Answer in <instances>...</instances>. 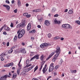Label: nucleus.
<instances>
[{"label": "nucleus", "mask_w": 80, "mask_h": 80, "mask_svg": "<svg viewBox=\"0 0 80 80\" xmlns=\"http://www.w3.org/2000/svg\"><path fill=\"white\" fill-rule=\"evenodd\" d=\"M6 26V25L5 24L0 29V32H1L2 31V30L3 29V28H5V27Z\"/></svg>", "instance_id": "obj_29"}, {"label": "nucleus", "mask_w": 80, "mask_h": 80, "mask_svg": "<svg viewBox=\"0 0 80 80\" xmlns=\"http://www.w3.org/2000/svg\"><path fill=\"white\" fill-rule=\"evenodd\" d=\"M20 51L21 53H23V54H25V53H26V52L27 51L25 50V49L23 48V49H21L20 50Z\"/></svg>", "instance_id": "obj_12"}, {"label": "nucleus", "mask_w": 80, "mask_h": 80, "mask_svg": "<svg viewBox=\"0 0 80 80\" xmlns=\"http://www.w3.org/2000/svg\"><path fill=\"white\" fill-rule=\"evenodd\" d=\"M44 24L47 26H49L50 25V22L48 20H46L44 22Z\"/></svg>", "instance_id": "obj_10"}, {"label": "nucleus", "mask_w": 80, "mask_h": 80, "mask_svg": "<svg viewBox=\"0 0 80 80\" xmlns=\"http://www.w3.org/2000/svg\"><path fill=\"white\" fill-rule=\"evenodd\" d=\"M62 27L63 28H71V29L72 28V27L68 24H63Z\"/></svg>", "instance_id": "obj_3"}, {"label": "nucleus", "mask_w": 80, "mask_h": 80, "mask_svg": "<svg viewBox=\"0 0 80 80\" xmlns=\"http://www.w3.org/2000/svg\"><path fill=\"white\" fill-rule=\"evenodd\" d=\"M31 16V15H28V14L27 15V16H26V17L27 18H29V17H30Z\"/></svg>", "instance_id": "obj_47"}, {"label": "nucleus", "mask_w": 80, "mask_h": 80, "mask_svg": "<svg viewBox=\"0 0 80 80\" xmlns=\"http://www.w3.org/2000/svg\"><path fill=\"white\" fill-rule=\"evenodd\" d=\"M14 13H17V9H16L14 10Z\"/></svg>", "instance_id": "obj_51"}, {"label": "nucleus", "mask_w": 80, "mask_h": 80, "mask_svg": "<svg viewBox=\"0 0 80 80\" xmlns=\"http://www.w3.org/2000/svg\"><path fill=\"white\" fill-rule=\"evenodd\" d=\"M20 68H18L17 70V73L18 75H19V74H20Z\"/></svg>", "instance_id": "obj_24"}, {"label": "nucleus", "mask_w": 80, "mask_h": 80, "mask_svg": "<svg viewBox=\"0 0 80 80\" xmlns=\"http://www.w3.org/2000/svg\"><path fill=\"white\" fill-rule=\"evenodd\" d=\"M33 12H37V9L36 10H33Z\"/></svg>", "instance_id": "obj_63"}, {"label": "nucleus", "mask_w": 80, "mask_h": 80, "mask_svg": "<svg viewBox=\"0 0 80 80\" xmlns=\"http://www.w3.org/2000/svg\"><path fill=\"white\" fill-rule=\"evenodd\" d=\"M68 13L69 14H72V13H73V11L72 9H70L68 11Z\"/></svg>", "instance_id": "obj_31"}, {"label": "nucleus", "mask_w": 80, "mask_h": 80, "mask_svg": "<svg viewBox=\"0 0 80 80\" xmlns=\"http://www.w3.org/2000/svg\"><path fill=\"white\" fill-rule=\"evenodd\" d=\"M31 28V25L30 23H29L27 26V30L28 31H29L30 30V28Z\"/></svg>", "instance_id": "obj_15"}, {"label": "nucleus", "mask_w": 80, "mask_h": 80, "mask_svg": "<svg viewBox=\"0 0 80 80\" xmlns=\"http://www.w3.org/2000/svg\"><path fill=\"white\" fill-rule=\"evenodd\" d=\"M35 32H36V31H35V29H33L32 31H29L30 33H35Z\"/></svg>", "instance_id": "obj_21"}, {"label": "nucleus", "mask_w": 80, "mask_h": 80, "mask_svg": "<svg viewBox=\"0 0 80 80\" xmlns=\"http://www.w3.org/2000/svg\"><path fill=\"white\" fill-rule=\"evenodd\" d=\"M16 68H15V67H13L12 68V70H15V69Z\"/></svg>", "instance_id": "obj_64"}, {"label": "nucleus", "mask_w": 80, "mask_h": 80, "mask_svg": "<svg viewBox=\"0 0 80 80\" xmlns=\"http://www.w3.org/2000/svg\"><path fill=\"white\" fill-rule=\"evenodd\" d=\"M59 67H60V65H56L55 67V69L56 70H57V69L59 68Z\"/></svg>", "instance_id": "obj_35"}, {"label": "nucleus", "mask_w": 80, "mask_h": 80, "mask_svg": "<svg viewBox=\"0 0 80 80\" xmlns=\"http://www.w3.org/2000/svg\"><path fill=\"white\" fill-rule=\"evenodd\" d=\"M52 78V76H49V77H48V78L47 79V80H49V79H50V78Z\"/></svg>", "instance_id": "obj_53"}, {"label": "nucleus", "mask_w": 80, "mask_h": 80, "mask_svg": "<svg viewBox=\"0 0 80 80\" xmlns=\"http://www.w3.org/2000/svg\"><path fill=\"white\" fill-rule=\"evenodd\" d=\"M45 58V57L43 55H42L40 57V60L41 61H43V60H44Z\"/></svg>", "instance_id": "obj_17"}, {"label": "nucleus", "mask_w": 80, "mask_h": 80, "mask_svg": "<svg viewBox=\"0 0 80 80\" xmlns=\"http://www.w3.org/2000/svg\"><path fill=\"white\" fill-rule=\"evenodd\" d=\"M76 23H77L78 25H80V21H76L75 22Z\"/></svg>", "instance_id": "obj_38"}, {"label": "nucleus", "mask_w": 80, "mask_h": 80, "mask_svg": "<svg viewBox=\"0 0 80 80\" xmlns=\"http://www.w3.org/2000/svg\"><path fill=\"white\" fill-rule=\"evenodd\" d=\"M27 71L26 69H25L21 73V74L22 75H25V74L26 73H27Z\"/></svg>", "instance_id": "obj_16"}, {"label": "nucleus", "mask_w": 80, "mask_h": 80, "mask_svg": "<svg viewBox=\"0 0 80 80\" xmlns=\"http://www.w3.org/2000/svg\"><path fill=\"white\" fill-rule=\"evenodd\" d=\"M60 38L58 36H56L54 38V40H58V39H60Z\"/></svg>", "instance_id": "obj_32"}, {"label": "nucleus", "mask_w": 80, "mask_h": 80, "mask_svg": "<svg viewBox=\"0 0 80 80\" xmlns=\"http://www.w3.org/2000/svg\"><path fill=\"white\" fill-rule=\"evenodd\" d=\"M42 20H43V18H41L40 19H38V20L40 22H41L42 21Z\"/></svg>", "instance_id": "obj_43"}, {"label": "nucleus", "mask_w": 80, "mask_h": 80, "mask_svg": "<svg viewBox=\"0 0 80 80\" xmlns=\"http://www.w3.org/2000/svg\"><path fill=\"white\" fill-rule=\"evenodd\" d=\"M55 53V52H52L51 54L46 59V60H49L52 56H53V55H54V54Z\"/></svg>", "instance_id": "obj_9"}, {"label": "nucleus", "mask_w": 80, "mask_h": 80, "mask_svg": "<svg viewBox=\"0 0 80 80\" xmlns=\"http://www.w3.org/2000/svg\"><path fill=\"white\" fill-rule=\"evenodd\" d=\"M14 2H15V1H14V0H12V1L11 3H14Z\"/></svg>", "instance_id": "obj_58"}, {"label": "nucleus", "mask_w": 80, "mask_h": 80, "mask_svg": "<svg viewBox=\"0 0 80 80\" xmlns=\"http://www.w3.org/2000/svg\"><path fill=\"white\" fill-rule=\"evenodd\" d=\"M70 71L71 73H73V70H70Z\"/></svg>", "instance_id": "obj_62"}, {"label": "nucleus", "mask_w": 80, "mask_h": 80, "mask_svg": "<svg viewBox=\"0 0 80 80\" xmlns=\"http://www.w3.org/2000/svg\"><path fill=\"white\" fill-rule=\"evenodd\" d=\"M7 77H10V76L7 74H6L3 76L1 77V80H6L7 79Z\"/></svg>", "instance_id": "obj_7"}, {"label": "nucleus", "mask_w": 80, "mask_h": 80, "mask_svg": "<svg viewBox=\"0 0 80 80\" xmlns=\"http://www.w3.org/2000/svg\"><path fill=\"white\" fill-rule=\"evenodd\" d=\"M34 53H35L34 52H31L30 54V56H32V55H34Z\"/></svg>", "instance_id": "obj_37"}, {"label": "nucleus", "mask_w": 80, "mask_h": 80, "mask_svg": "<svg viewBox=\"0 0 80 80\" xmlns=\"http://www.w3.org/2000/svg\"><path fill=\"white\" fill-rule=\"evenodd\" d=\"M25 26V23L24 22H21L18 24L17 26V28H18L20 27H24Z\"/></svg>", "instance_id": "obj_4"}, {"label": "nucleus", "mask_w": 80, "mask_h": 80, "mask_svg": "<svg viewBox=\"0 0 80 80\" xmlns=\"http://www.w3.org/2000/svg\"><path fill=\"white\" fill-rule=\"evenodd\" d=\"M65 12H68V9H66L65 10Z\"/></svg>", "instance_id": "obj_60"}, {"label": "nucleus", "mask_w": 80, "mask_h": 80, "mask_svg": "<svg viewBox=\"0 0 80 80\" xmlns=\"http://www.w3.org/2000/svg\"><path fill=\"white\" fill-rule=\"evenodd\" d=\"M17 73H14L13 75V78H16L17 77Z\"/></svg>", "instance_id": "obj_27"}, {"label": "nucleus", "mask_w": 80, "mask_h": 80, "mask_svg": "<svg viewBox=\"0 0 80 80\" xmlns=\"http://www.w3.org/2000/svg\"><path fill=\"white\" fill-rule=\"evenodd\" d=\"M6 3H8V4H10V2L8 0H6Z\"/></svg>", "instance_id": "obj_44"}, {"label": "nucleus", "mask_w": 80, "mask_h": 80, "mask_svg": "<svg viewBox=\"0 0 80 80\" xmlns=\"http://www.w3.org/2000/svg\"><path fill=\"white\" fill-rule=\"evenodd\" d=\"M9 45H10V43H9V42H7V47H8V46H9Z\"/></svg>", "instance_id": "obj_54"}, {"label": "nucleus", "mask_w": 80, "mask_h": 80, "mask_svg": "<svg viewBox=\"0 0 80 80\" xmlns=\"http://www.w3.org/2000/svg\"><path fill=\"white\" fill-rule=\"evenodd\" d=\"M1 61H3L4 60H5V58H1Z\"/></svg>", "instance_id": "obj_52"}, {"label": "nucleus", "mask_w": 80, "mask_h": 80, "mask_svg": "<svg viewBox=\"0 0 80 80\" xmlns=\"http://www.w3.org/2000/svg\"><path fill=\"white\" fill-rule=\"evenodd\" d=\"M46 68H47V65L46 64L42 70V72H43V73L44 74L45 73V69H46Z\"/></svg>", "instance_id": "obj_18"}, {"label": "nucleus", "mask_w": 80, "mask_h": 80, "mask_svg": "<svg viewBox=\"0 0 80 80\" xmlns=\"http://www.w3.org/2000/svg\"><path fill=\"white\" fill-rule=\"evenodd\" d=\"M35 57L34 56L33 58H32L30 60L31 61H32V60H35Z\"/></svg>", "instance_id": "obj_50"}, {"label": "nucleus", "mask_w": 80, "mask_h": 80, "mask_svg": "<svg viewBox=\"0 0 80 80\" xmlns=\"http://www.w3.org/2000/svg\"><path fill=\"white\" fill-rule=\"evenodd\" d=\"M51 44H48L47 43H42L41 44V45H40V47L41 48H44L45 47H47V46H50Z\"/></svg>", "instance_id": "obj_6"}, {"label": "nucleus", "mask_w": 80, "mask_h": 80, "mask_svg": "<svg viewBox=\"0 0 80 80\" xmlns=\"http://www.w3.org/2000/svg\"><path fill=\"white\" fill-rule=\"evenodd\" d=\"M34 67H35V65H33L31 66L28 68L26 69V71H27V72H29V71H30V70H32V68H33Z\"/></svg>", "instance_id": "obj_11"}, {"label": "nucleus", "mask_w": 80, "mask_h": 80, "mask_svg": "<svg viewBox=\"0 0 80 80\" xmlns=\"http://www.w3.org/2000/svg\"><path fill=\"white\" fill-rule=\"evenodd\" d=\"M52 34H51V33H50L48 34V37L49 38H51V37H52Z\"/></svg>", "instance_id": "obj_34"}, {"label": "nucleus", "mask_w": 80, "mask_h": 80, "mask_svg": "<svg viewBox=\"0 0 80 80\" xmlns=\"http://www.w3.org/2000/svg\"><path fill=\"white\" fill-rule=\"evenodd\" d=\"M77 72V70H73V73H75Z\"/></svg>", "instance_id": "obj_56"}, {"label": "nucleus", "mask_w": 80, "mask_h": 80, "mask_svg": "<svg viewBox=\"0 0 80 80\" xmlns=\"http://www.w3.org/2000/svg\"><path fill=\"white\" fill-rule=\"evenodd\" d=\"M38 66H37L35 68H34V72H35L38 69Z\"/></svg>", "instance_id": "obj_33"}, {"label": "nucleus", "mask_w": 80, "mask_h": 80, "mask_svg": "<svg viewBox=\"0 0 80 80\" xmlns=\"http://www.w3.org/2000/svg\"><path fill=\"white\" fill-rule=\"evenodd\" d=\"M3 6L4 7H6L8 11H10V7L9 6H8V5H3Z\"/></svg>", "instance_id": "obj_13"}, {"label": "nucleus", "mask_w": 80, "mask_h": 80, "mask_svg": "<svg viewBox=\"0 0 80 80\" xmlns=\"http://www.w3.org/2000/svg\"><path fill=\"white\" fill-rule=\"evenodd\" d=\"M28 14V13H25L23 14V16H25L26 17H27V15Z\"/></svg>", "instance_id": "obj_42"}, {"label": "nucleus", "mask_w": 80, "mask_h": 80, "mask_svg": "<svg viewBox=\"0 0 80 80\" xmlns=\"http://www.w3.org/2000/svg\"><path fill=\"white\" fill-rule=\"evenodd\" d=\"M53 22L55 24H57L58 23V21L56 19H54Z\"/></svg>", "instance_id": "obj_30"}, {"label": "nucleus", "mask_w": 80, "mask_h": 80, "mask_svg": "<svg viewBox=\"0 0 80 80\" xmlns=\"http://www.w3.org/2000/svg\"><path fill=\"white\" fill-rule=\"evenodd\" d=\"M12 52H13V50L11 49L9 51L8 53H12Z\"/></svg>", "instance_id": "obj_40"}, {"label": "nucleus", "mask_w": 80, "mask_h": 80, "mask_svg": "<svg viewBox=\"0 0 80 80\" xmlns=\"http://www.w3.org/2000/svg\"><path fill=\"white\" fill-rule=\"evenodd\" d=\"M8 65H9V67H10V66H12V65H13V63L11 62L8 64Z\"/></svg>", "instance_id": "obj_36"}, {"label": "nucleus", "mask_w": 80, "mask_h": 80, "mask_svg": "<svg viewBox=\"0 0 80 80\" xmlns=\"http://www.w3.org/2000/svg\"><path fill=\"white\" fill-rule=\"evenodd\" d=\"M35 58H36V60H38L39 58V55L37 54L34 56Z\"/></svg>", "instance_id": "obj_23"}, {"label": "nucleus", "mask_w": 80, "mask_h": 80, "mask_svg": "<svg viewBox=\"0 0 80 80\" xmlns=\"http://www.w3.org/2000/svg\"><path fill=\"white\" fill-rule=\"evenodd\" d=\"M14 52L15 53L17 54V53H20V50H19V49H17Z\"/></svg>", "instance_id": "obj_25"}, {"label": "nucleus", "mask_w": 80, "mask_h": 80, "mask_svg": "<svg viewBox=\"0 0 80 80\" xmlns=\"http://www.w3.org/2000/svg\"><path fill=\"white\" fill-rule=\"evenodd\" d=\"M17 40V36H15L13 39L14 42H16Z\"/></svg>", "instance_id": "obj_19"}, {"label": "nucleus", "mask_w": 80, "mask_h": 80, "mask_svg": "<svg viewBox=\"0 0 80 80\" xmlns=\"http://www.w3.org/2000/svg\"><path fill=\"white\" fill-rule=\"evenodd\" d=\"M54 17H58V14H55L54 16Z\"/></svg>", "instance_id": "obj_48"}, {"label": "nucleus", "mask_w": 80, "mask_h": 80, "mask_svg": "<svg viewBox=\"0 0 80 80\" xmlns=\"http://www.w3.org/2000/svg\"><path fill=\"white\" fill-rule=\"evenodd\" d=\"M10 27H13V23L12 22H11Z\"/></svg>", "instance_id": "obj_45"}, {"label": "nucleus", "mask_w": 80, "mask_h": 80, "mask_svg": "<svg viewBox=\"0 0 80 80\" xmlns=\"http://www.w3.org/2000/svg\"><path fill=\"white\" fill-rule=\"evenodd\" d=\"M26 68H28L30 66H32V64H29V60H27L26 61Z\"/></svg>", "instance_id": "obj_8"}, {"label": "nucleus", "mask_w": 80, "mask_h": 80, "mask_svg": "<svg viewBox=\"0 0 80 80\" xmlns=\"http://www.w3.org/2000/svg\"><path fill=\"white\" fill-rule=\"evenodd\" d=\"M56 49L57 50L56 51V53L52 59V61L53 62H55V60H56V59H57V58H58V55H59V54L60 53V52H61L60 48L59 47H57Z\"/></svg>", "instance_id": "obj_1"}, {"label": "nucleus", "mask_w": 80, "mask_h": 80, "mask_svg": "<svg viewBox=\"0 0 80 80\" xmlns=\"http://www.w3.org/2000/svg\"><path fill=\"white\" fill-rule=\"evenodd\" d=\"M5 56V53L2 54L0 55V58H3Z\"/></svg>", "instance_id": "obj_20"}, {"label": "nucleus", "mask_w": 80, "mask_h": 80, "mask_svg": "<svg viewBox=\"0 0 80 80\" xmlns=\"http://www.w3.org/2000/svg\"><path fill=\"white\" fill-rule=\"evenodd\" d=\"M3 35H7V32H3Z\"/></svg>", "instance_id": "obj_59"}, {"label": "nucleus", "mask_w": 80, "mask_h": 80, "mask_svg": "<svg viewBox=\"0 0 80 80\" xmlns=\"http://www.w3.org/2000/svg\"><path fill=\"white\" fill-rule=\"evenodd\" d=\"M37 27L38 28H41V26L40 25H38L37 26Z\"/></svg>", "instance_id": "obj_55"}, {"label": "nucleus", "mask_w": 80, "mask_h": 80, "mask_svg": "<svg viewBox=\"0 0 80 80\" xmlns=\"http://www.w3.org/2000/svg\"><path fill=\"white\" fill-rule=\"evenodd\" d=\"M20 30H18L17 32L18 34V33H20Z\"/></svg>", "instance_id": "obj_57"}, {"label": "nucleus", "mask_w": 80, "mask_h": 80, "mask_svg": "<svg viewBox=\"0 0 80 80\" xmlns=\"http://www.w3.org/2000/svg\"><path fill=\"white\" fill-rule=\"evenodd\" d=\"M56 10L57 9L55 8H53L52 9V13L55 12V11H56Z\"/></svg>", "instance_id": "obj_26"}, {"label": "nucleus", "mask_w": 80, "mask_h": 80, "mask_svg": "<svg viewBox=\"0 0 80 80\" xmlns=\"http://www.w3.org/2000/svg\"><path fill=\"white\" fill-rule=\"evenodd\" d=\"M18 5L19 7L20 6V5H21V2H20V0L18 1Z\"/></svg>", "instance_id": "obj_28"}, {"label": "nucleus", "mask_w": 80, "mask_h": 80, "mask_svg": "<svg viewBox=\"0 0 80 80\" xmlns=\"http://www.w3.org/2000/svg\"><path fill=\"white\" fill-rule=\"evenodd\" d=\"M61 40H62V41H63V40H64V38H61Z\"/></svg>", "instance_id": "obj_61"}, {"label": "nucleus", "mask_w": 80, "mask_h": 80, "mask_svg": "<svg viewBox=\"0 0 80 80\" xmlns=\"http://www.w3.org/2000/svg\"><path fill=\"white\" fill-rule=\"evenodd\" d=\"M36 10L37 12H40V11H41V9H38Z\"/></svg>", "instance_id": "obj_49"}, {"label": "nucleus", "mask_w": 80, "mask_h": 80, "mask_svg": "<svg viewBox=\"0 0 80 80\" xmlns=\"http://www.w3.org/2000/svg\"><path fill=\"white\" fill-rule=\"evenodd\" d=\"M4 29L5 30H7L8 32H9V31L10 30V28L8 27V26H4Z\"/></svg>", "instance_id": "obj_14"}, {"label": "nucleus", "mask_w": 80, "mask_h": 80, "mask_svg": "<svg viewBox=\"0 0 80 80\" xmlns=\"http://www.w3.org/2000/svg\"><path fill=\"white\" fill-rule=\"evenodd\" d=\"M62 63H63V60H62V59H61L60 62V64H61H61H62Z\"/></svg>", "instance_id": "obj_41"}, {"label": "nucleus", "mask_w": 80, "mask_h": 80, "mask_svg": "<svg viewBox=\"0 0 80 80\" xmlns=\"http://www.w3.org/2000/svg\"><path fill=\"white\" fill-rule=\"evenodd\" d=\"M24 33H25V30L24 29H22L21 31L19 33L18 35V38H22V37L23 36Z\"/></svg>", "instance_id": "obj_2"}, {"label": "nucleus", "mask_w": 80, "mask_h": 80, "mask_svg": "<svg viewBox=\"0 0 80 80\" xmlns=\"http://www.w3.org/2000/svg\"><path fill=\"white\" fill-rule=\"evenodd\" d=\"M4 67H9V66L8 65V64H7L4 65Z\"/></svg>", "instance_id": "obj_46"}, {"label": "nucleus", "mask_w": 80, "mask_h": 80, "mask_svg": "<svg viewBox=\"0 0 80 80\" xmlns=\"http://www.w3.org/2000/svg\"><path fill=\"white\" fill-rule=\"evenodd\" d=\"M44 63H45L44 61H42V62L41 64V68H42L43 67V65H44Z\"/></svg>", "instance_id": "obj_22"}, {"label": "nucleus", "mask_w": 80, "mask_h": 80, "mask_svg": "<svg viewBox=\"0 0 80 80\" xmlns=\"http://www.w3.org/2000/svg\"><path fill=\"white\" fill-rule=\"evenodd\" d=\"M53 65H54V63H52L50 65L49 69V72H52V71L53 70V69L54 68V66H53Z\"/></svg>", "instance_id": "obj_5"}, {"label": "nucleus", "mask_w": 80, "mask_h": 80, "mask_svg": "<svg viewBox=\"0 0 80 80\" xmlns=\"http://www.w3.org/2000/svg\"><path fill=\"white\" fill-rule=\"evenodd\" d=\"M21 60H22V59H21L20 62H19V64H18V66L19 67H21L22 66V65L20 64V62H21Z\"/></svg>", "instance_id": "obj_39"}]
</instances>
